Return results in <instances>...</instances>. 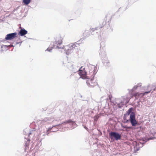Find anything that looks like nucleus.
<instances>
[{"mask_svg": "<svg viewBox=\"0 0 156 156\" xmlns=\"http://www.w3.org/2000/svg\"><path fill=\"white\" fill-rule=\"evenodd\" d=\"M63 39V36H58L56 38L55 41V43L58 45H60L62 43V40Z\"/></svg>", "mask_w": 156, "mask_h": 156, "instance_id": "1a4fd4ad", "label": "nucleus"}, {"mask_svg": "<svg viewBox=\"0 0 156 156\" xmlns=\"http://www.w3.org/2000/svg\"><path fill=\"white\" fill-rule=\"evenodd\" d=\"M30 140L29 139L27 141V142L25 144V147H28L29 145V142H30Z\"/></svg>", "mask_w": 156, "mask_h": 156, "instance_id": "ddd939ff", "label": "nucleus"}, {"mask_svg": "<svg viewBox=\"0 0 156 156\" xmlns=\"http://www.w3.org/2000/svg\"><path fill=\"white\" fill-rule=\"evenodd\" d=\"M17 34L16 32L8 34L6 35L5 39L6 40L13 39L17 37Z\"/></svg>", "mask_w": 156, "mask_h": 156, "instance_id": "0eeeda50", "label": "nucleus"}, {"mask_svg": "<svg viewBox=\"0 0 156 156\" xmlns=\"http://www.w3.org/2000/svg\"><path fill=\"white\" fill-rule=\"evenodd\" d=\"M81 69L82 67L80 69L79 74L81 77L83 79H85L87 77V73L85 71V69L82 70Z\"/></svg>", "mask_w": 156, "mask_h": 156, "instance_id": "6e6552de", "label": "nucleus"}, {"mask_svg": "<svg viewBox=\"0 0 156 156\" xmlns=\"http://www.w3.org/2000/svg\"><path fill=\"white\" fill-rule=\"evenodd\" d=\"M48 131H49V130H47V135H48V134H49V132H48Z\"/></svg>", "mask_w": 156, "mask_h": 156, "instance_id": "f3484780", "label": "nucleus"}, {"mask_svg": "<svg viewBox=\"0 0 156 156\" xmlns=\"http://www.w3.org/2000/svg\"><path fill=\"white\" fill-rule=\"evenodd\" d=\"M127 99V98H124L123 101H122L120 104L121 105H126V104L128 103L129 100H128L127 99Z\"/></svg>", "mask_w": 156, "mask_h": 156, "instance_id": "9b49d317", "label": "nucleus"}, {"mask_svg": "<svg viewBox=\"0 0 156 156\" xmlns=\"http://www.w3.org/2000/svg\"><path fill=\"white\" fill-rule=\"evenodd\" d=\"M87 84L91 87H93L97 85V82L96 80L93 78H89L87 81Z\"/></svg>", "mask_w": 156, "mask_h": 156, "instance_id": "39448f33", "label": "nucleus"}, {"mask_svg": "<svg viewBox=\"0 0 156 156\" xmlns=\"http://www.w3.org/2000/svg\"><path fill=\"white\" fill-rule=\"evenodd\" d=\"M76 45L79 44L75 43L70 44L66 46L65 49L67 53H69L75 49H78V46Z\"/></svg>", "mask_w": 156, "mask_h": 156, "instance_id": "20e7f679", "label": "nucleus"}, {"mask_svg": "<svg viewBox=\"0 0 156 156\" xmlns=\"http://www.w3.org/2000/svg\"><path fill=\"white\" fill-rule=\"evenodd\" d=\"M122 127H123V128H125L129 129L130 128V127H128L126 126H124L123 125H122Z\"/></svg>", "mask_w": 156, "mask_h": 156, "instance_id": "4468645a", "label": "nucleus"}, {"mask_svg": "<svg viewBox=\"0 0 156 156\" xmlns=\"http://www.w3.org/2000/svg\"><path fill=\"white\" fill-rule=\"evenodd\" d=\"M72 122V121H71V120H68L66 122H67V123H70V122Z\"/></svg>", "mask_w": 156, "mask_h": 156, "instance_id": "dca6fc26", "label": "nucleus"}, {"mask_svg": "<svg viewBox=\"0 0 156 156\" xmlns=\"http://www.w3.org/2000/svg\"><path fill=\"white\" fill-rule=\"evenodd\" d=\"M110 136L112 139L114 138L116 140H120L121 138V135L116 132H111L110 134Z\"/></svg>", "mask_w": 156, "mask_h": 156, "instance_id": "423d86ee", "label": "nucleus"}, {"mask_svg": "<svg viewBox=\"0 0 156 156\" xmlns=\"http://www.w3.org/2000/svg\"><path fill=\"white\" fill-rule=\"evenodd\" d=\"M133 108H130L124 115V119L125 122H130L133 126H135L137 124V122L135 119V114L132 112Z\"/></svg>", "mask_w": 156, "mask_h": 156, "instance_id": "f257e3e1", "label": "nucleus"}, {"mask_svg": "<svg viewBox=\"0 0 156 156\" xmlns=\"http://www.w3.org/2000/svg\"><path fill=\"white\" fill-rule=\"evenodd\" d=\"M31 0H23V2L26 5L28 4L30 2Z\"/></svg>", "mask_w": 156, "mask_h": 156, "instance_id": "f8f14e48", "label": "nucleus"}, {"mask_svg": "<svg viewBox=\"0 0 156 156\" xmlns=\"http://www.w3.org/2000/svg\"><path fill=\"white\" fill-rule=\"evenodd\" d=\"M52 49V48H50L49 47L47 49V50L49 51H51Z\"/></svg>", "mask_w": 156, "mask_h": 156, "instance_id": "2eb2a0df", "label": "nucleus"}, {"mask_svg": "<svg viewBox=\"0 0 156 156\" xmlns=\"http://www.w3.org/2000/svg\"><path fill=\"white\" fill-rule=\"evenodd\" d=\"M57 47L58 48H61L59 47L58 46H57Z\"/></svg>", "mask_w": 156, "mask_h": 156, "instance_id": "a211bd4d", "label": "nucleus"}, {"mask_svg": "<svg viewBox=\"0 0 156 156\" xmlns=\"http://www.w3.org/2000/svg\"><path fill=\"white\" fill-rule=\"evenodd\" d=\"M27 33V31L25 29H21L19 32L18 34L21 36H23Z\"/></svg>", "mask_w": 156, "mask_h": 156, "instance_id": "9d476101", "label": "nucleus"}, {"mask_svg": "<svg viewBox=\"0 0 156 156\" xmlns=\"http://www.w3.org/2000/svg\"><path fill=\"white\" fill-rule=\"evenodd\" d=\"M141 86V83H139L137 85L135 86L133 88L129 91V93L131 95L132 97H135L137 98L139 97H143L144 95L150 93L151 90H150L148 91L143 92L141 93L140 92H136L135 91L138 88L140 87V89L142 90L143 88L140 87Z\"/></svg>", "mask_w": 156, "mask_h": 156, "instance_id": "f03ea898", "label": "nucleus"}, {"mask_svg": "<svg viewBox=\"0 0 156 156\" xmlns=\"http://www.w3.org/2000/svg\"><path fill=\"white\" fill-rule=\"evenodd\" d=\"M97 68L94 66L91 65L89 68V73L87 74V77L89 78H93L96 74L97 71Z\"/></svg>", "mask_w": 156, "mask_h": 156, "instance_id": "7ed1b4c3", "label": "nucleus"}]
</instances>
